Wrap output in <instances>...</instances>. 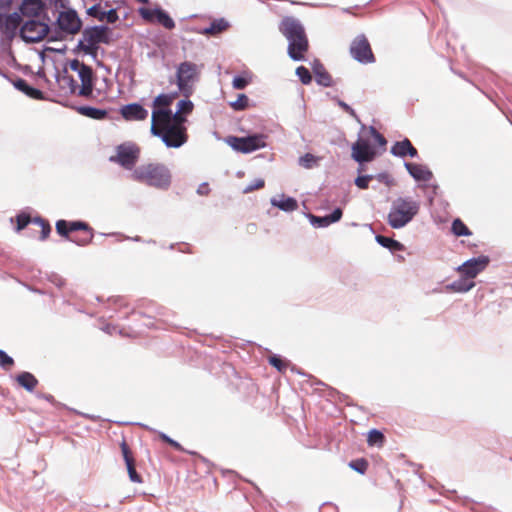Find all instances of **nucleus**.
Instances as JSON below:
<instances>
[{
  "instance_id": "obj_31",
  "label": "nucleus",
  "mask_w": 512,
  "mask_h": 512,
  "mask_svg": "<svg viewBox=\"0 0 512 512\" xmlns=\"http://www.w3.org/2000/svg\"><path fill=\"white\" fill-rule=\"evenodd\" d=\"M229 24L224 19L214 20L209 27L205 28L204 33L210 35H217L228 28Z\"/></svg>"
},
{
  "instance_id": "obj_41",
  "label": "nucleus",
  "mask_w": 512,
  "mask_h": 512,
  "mask_svg": "<svg viewBox=\"0 0 512 512\" xmlns=\"http://www.w3.org/2000/svg\"><path fill=\"white\" fill-rule=\"evenodd\" d=\"M117 19V12L113 9L109 10L108 12H100L98 10V21H107L108 23H114Z\"/></svg>"
},
{
  "instance_id": "obj_43",
  "label": "nucleus",
  "mask_w": 512,
  "mask_h": 512,
  "mask_svg": "<svg viewBox=\"0 0 512 512\" xmlns=\"http://www.w3.org/2000/svg\"><path fill=\"white\" fill-rule=\"evenodd\" d=\"M474 282L466 283L464 280L455 281L451 287L457 292H467L474 287Z\"/></svg>"
},
{
  "instance_id": "obj_32",
  "label": "nucleus",
  "mask_w": 512,
  "mask_h": 512,
  "mask_svg": "<svg viewBox=\"0 0 512 512\" xmlns=\"http://www.w3.org/2000/svg\"><path fill=\"white\" fill-rule=\"evenodd\" d=\"M451 230H452L453 234L457 237L470 236L472 234V232L465 225V223L459 218L455 219L452 222Z\"/></svg>"
},
{
  "instance_id": "obj_48",
  "label": "nucleus",
  "mask_w": 512,
  "mask_h": 512,
  "mask_svg": "<svg viewBox=\"0 0 512 512\" xmlns=\"http://www.w3.org/2000/svg\"><path fill=\"white\" fill-rule=\"evenodd\" d=\"M373 179L372 175H364V176H358L355 179V185L359 189H367L369 187V182Z\"/></svg>"
},
{
  "instance_id": "obj_39",
  "label": "nucleus",
  "mask_w": 512,
  "mask_h": 512,
  "mask_svg": "<svg viewBox=\"0 0 512 512\" xmlns=\"http://www.w3.org/2000/svg\"><path fill=\"white\" fill-rule=\"evenodd\" d=\"M112 31L105 26H98V43H109L113 40Z\"/></svg>"
},
{
  "instance_id": "obj_16",
  "label": "nucleus",
  "mask_w": 512,
  "mask_h": 512,
  "mask_svg": "<svg viewBox=\"0 0 512 512\" xmlns=\"http://www.w3.org/2000/svg\"><path fill=\"white\" fill-rule=\"evenodd\" d=\"M288 54L295 60L300 61L305 59V54L309 48V42L306 33L296 38L288 40Z\"/></svg>"
},
{
  "instance_id": "obj_26",
  "label": "nucleus",
  "mask_w": 512,
  "mask_h": 512,
  "mask_svg": "<svg viewBox=\"0 0 512 512\" xmlns=\"http://www.w3.org/2000/svg\"><path fill=\"white\" fill-rule=\"evenodd\" d=\"M313 71L315 73L316 81L318 84L329 87L332 85V77L323 67L320 62H316L313 66Z\"/></svg>"
},
{
  "instance_id": "obj_21",
  "label": "nucleus",
  "mask_w": 512,
  "mask_h": 512,
  "mask_svg": "<svg viewBox=\"0 0 512 512\" xmlns=\"http://www.w3.org/2000/svg\"><path fill=\"white\" fill-rule=\"evenodd\" d=\"M78 47L85 53L96 56V27L84 31Z\"/></svg>"
},
{
  "instance_id": "obj_52",
  "label": "nucleus",
  "mask_w": 512,
  "mask_h": 512,
  "mask_svg": "<svg viewBox=\"0 0 512 512\" xmlns=\"http://www.w3.org/2000/svg\"><path fill=\"white\" fill-rule=\"evenodd\" d=\"M343 215L342 209L336 208L330 215H327L330 224L335 223L341 219Z\"/></svg>"
},
{
  "instance_id": "obj_18",
  "label": "nucleus",
  "mask_w": 512,
  "mask_h": 512,
  "mask_svg": "<svg viewBox=\"0 0 512 512\" xmlns=\"http://www.w3.org/2000/svg\"><path fill=\"white\" fill-rule=\"evenodd\" d=\"M279 30L287 40L305 34L303 25L294 17L283 18L279 25Z\"/></svg>"
},
{
  "instance_id": "obj_3",
  "label": "nucleus",
  "mask_w": 512,
  "mask_h": 512,
  "mask_svg": "<svg viewBox=\"0 0 512 512\" xmlns=\"http://www.w3.org/2000/svg\"><path fill=\"white\" fill-rule=\"evenodd\" d=\"M132 178L159 189H167L171 184V173L169 169L161 163L140 165L133 171Z\"/></svg>"
},
{
  "instance_id": "obj_53",
  "label": "nucleus",
  "mask_w": 512,
  "mask_h": 512,
  "mask_svg": "<svg viewBox=\"0 0 512 512\" xmlns=\"http://www.w3.org/2000/svg\"><path fill=\"white\" fill-rule=\"evenodd\" d=\"M197 193L202 196L208 195L210 193V188H209L208 183H202L201 185H199V187L197 189Z\"/></svg>"
},
{
  "instance_id": "obj_33",
  "label": "nucleus",
  "mask_w": 512,
  "mask_h": 512,
  "mask_svg": "<svg viewBox=\"0 0 512 512\" xmlns=\"http://www.w3.org/2000/svg\"><path fill=\"white\" fill-rule=\"evenodd\" d=\"M367 442L369 446L382 447L385 442V436L379 430L373 429L368 433Z\"/></svg>"
},
{
  "instance_id": "obj_59",
  "label": "nucleus",
  "mask_w": 512,
  "mask_h": 512,
  "mask_svg": "<svg viewBox=\"0 0 512 512\" xmlns=\"http://www.w3.org/2000/svg\"><path fill=\"white\" fill-rule=\"evenodd\" d=\"M363 170H364V168H363L362 166H360V167L358 168V172H359V173H361Z\"/></svg>"
},
{
  "instance_id": "obj_58",
  "label": "nucleus",
  "mask_w": 512,
  "mask_h": 512,
  "mask_svg": "<svg viewBox=\"0 0 512 512\" xmlns=\"http://www.w3.org/2000/svg\"><path fill=\"white\" fill-rule=\"evenodd\" d=\"M138 2L140 3H143V4H147L148 3V0H137Z\"/></svg>"
},
{
  "instance_id": "obj_5",
  "label": "nucleus",
  "mask_w": 512,
  "mask_h": 512,
  "mask_svg": "<svg viewBox=\"0 0 512 512\" xmlns=\"http://www.w3.org/2000/svg\"><path fill=\"white\" fill-rule=\"evenodd\" d=\"M56 231L59 235L68 240L85 245L93 239V229L87 223L81 221L58 220L56 222Z\"/></svg>"
},
{
  "instance_id": "obj_57",
  "label": "nucleus",
  "mask_w": 512,
  "mask_h": 512,
  "mask_svg": "<svg viewBox=\"0 0 512 512\" xmlns=\"http://www.w3.org/2000/svg\"><path fill=\"white\" fill-rule=\"evenodd\" d=\"M387 177H388V176H387V175H385V174L379 175V179H380V180H382V179H384V178H387Z\"/></svg>"
},
{
  "instance_id": "obj_8",
  "label": "nucleus",
  "mask_w": 512,
  "mask_h": 512,
  "mask_svg": "<svg viewBox=\"0 0 512 512\" xmlns=\"http://www.w3.org/2000/svg\"><path fill=\"white\" fill-rule=\"evenodd\" d=\"M48 32V24L35 19L26 21L20 29L22 39L30 43L43 40L47 36Z\"/></svg>"
},
{
  "instance_id": "obj_51",
  "label": "nucleus",
  "mask_w": 512,
  "mask_h": 512,
  "mask_svg": "<svg viewBox=\"0 0 512 512\" xmlns=\"http://www.w3.org/2000/svg\"><path fill=\"white\" fill-rule=\"evenodd\" d=\"M109 303H111L113 306H115L116 310L127 306L125 299L122 297L111 298V299H109Z\"/></svg>"
},
{
  "instance_id": "obj_45",
  "label": "nucleus",
  "mask_w": 512,
  "mask_h": 512,
  "mask_svg": "<svg viewBox=\"0 0 512 512\" xmlns=\"http://www.w3.org/2000/svg\"><path fill=\"white\" fill-rule=\"evenodd\" d=\"M264 186H265L264 179H261V178L260 179H256L251 184L247 185L243 189V193L244 194H248V193H251V192H253L255 190L262 189Z\"/></svg>"
},
{
  "instance_id": "obj_35",
  "label": "nucleus",
  "mask_w": 512,
  "mask_h": 512,
  "mask_svg": "<svg viewBox=\"0 0 512 512\" xmlns=\"http://www.w3.org/2000/svg\"><path fill=\"white\" fill-rule=\"evenodd\" d=\"M158 437H159L160 440H162L163 442L167 443L168 445H170L171 447H173L177 451L189 453L191 455H196L197 454L196 452H192V451L186 450L179 442L173 440L172 438H170L165 433L160 432L158 434Z\"/></svg>"
},
{
  "instance_id": "obj_24",
  "label": "nucleus",
  "mask_w": 512,
  "mask_h": 512,
  "mask_svg": "<svg viewBox=\"0 0 512 512\" xmlns=\"http://www.w3.org/2000/svg\"><path fill=\"white\" fill-rule=\"evenodd\" d=\"M193 109H194V105L190 100H188V99L180 100L177 104L176 112L174 114L172 113V118L177 120V122L181 121L183 123H186L187 122L186 116L191 114Z\"/></svg>"
},
{
  "instance_id": "obj_11",
  "label": "nucleus",
  "mask_w": 512,
  "mask_h": 512,
  "mask_svg": "<svg viewBox=\"0 0 512 512\" xmlns=\"http://www.w3.org/2000/svg\"><path fill=\"white\" fill-rule=\"evenodd\" d=\"M57 25L61 32L65 34H76L80 31L82 22L72 9L61 11L57 17Z\"/></svg>"
},
{
  "instance_id": "obj_7",
  "label": "nucleus",
  "mask_w": 512,
  "mask_h": 512,
  "mask_svg": "<svg viewBox=\"0 0 512 512\" xmlns=\"http://www.w3.org/2000/svg\"><path fill=\"white\" fill-rule=\"evenodd\" d=\"M197 77V66L192 62H183L177 70V85L181 93L188 98L192 92V82Z\"/></svg>"
},
{
  "instance_id": "obj_27",
  "label": "nucleus",
  "mask_w": 512,
  "mask_h": 512,
  "mask_svg": "<svg viewBox=\"0 0 512 512\" xmlns=\"http://www.w3.org/2000/svg\"><path fill=\"white\" fill-rule=\"evenodd\" d=\"M18 384L27 391L32 392L38 385L36 377L29 372H22L16 378Z\"/></svg>"
},
{
  "instance_id": "obj_28",
  "label": "nucleus",
  "mask_w": 512,
  "mask_h": 512,
  "mask_svg": "<svg viewBox=\"0 0 512 512\" xmlns=\"http://www.w3.org/2000/svg\"><path fill=\"white\" fill-rule=\"evenodd\" d=\"M175 99L173 94H160L153 101V111L171 110L169 107Z\"/></svg>"
},
{
  "instance_id": "obj_40",
  "label": "nucleus",
  "mask_w": 512,
  "mask_h": 512,
  "mask_svg": "<svg viewBox=\"0 0 512 512\" xmlns=\"http://www.w3.org/2000/svg\"><path fill=\"white\" fill-rule=\"evenodd\" d=\"M296 74L297 76L299 77L300 81L307 85V84H310L311 81H312V76H311V73L310 71L304 67V66H299L297 69H296Z\"/></svg>"
},
{
  "instance_id": "obj_20",
  "label": "nucleus",
  "mask_w": 512,
  "mask_h": 512,
  "mask_svg": "<svg viewBox=\"0 0 512 512\" xmlns=\"http://www.w3.org/2000/svg\"><path fill=\"white\" fill-rule=\"evenodd\" d=\"M47 5L43 0H23L20 11L27 17H40L45 13Z\"/></svg>"
},
{
  "instance_id": "obj_12",
  "label": "nucleus",
  "mask_w": 512,
  "mask_h": 512,
  "mask_svg": "<svg viewBox=\"0 0 512 512\" xmlns=\"http://www.w3.org/2000/svg\"><path fill=\"white\" fill-rule=\"evenodd\" d=\"M139 14L149 23H158L168 30L175 28L174 20L162 9L140 8Z\"/></svg>"
},
{
  "instance_id": "obj_55",
  "label": "nucleus",
  "mask_w": 512,
  "mask_h": 512,
  "mask_svg": "<svg viewBox=\"0 0 512 512\" xmlns=\"http://www.w3.org/2000/svg\"><path fill=\"white\" fill-rule=\"evenodd\" d=\"M88 14L93 16V17H96V4L95 5H92L89 9H88Z\"/></svg>"
},
{
  "instance_id": "obj_37",
  "label": "nucleus",
  "mask_w": 512,
  "mask_h": 512,
  "mask_svg": "<svg viewBox=\"0 0 512 512\" xmlns=\"http://www.w3.org/2000/svg\"><path fill=\"white\" fill-rule=\"evenodd\" d=\"M268 361H269L270 365L275 367L281 373H284L290 364L287 360H284L280 356H277V355L269 356Z\"/></svg>"
},
{
  "instance_id": "obj_19",
  "label": "nucleus",
  "mask_w": 512,
  "mask_h": 512,
  "mask_svg": "<svg viewBox=\"0 0 512 512\" xmlns=\"http://www.w3.org/2000/svg\"><path fill=\"white\" fill-rule=\"evenodd\" d=\"M120 112L127 121H143L148 117V111L138 103L125 105Z\"/></svg>"
},
{
  "instance_id": "obj_10",
  "label": "nucleus",
  "mask_w": 512,
  "mask_h": 512,
  "mask_svg": "<svg viewBox=\"0 0 512 512\" xmlns=\"http://www.w3.org/2000/svg\"><path fill=\"white\" fill-rule=\"evenodd\" d=\"M140 156V148L132 143H124L116 148V155L111 160L126 169H132Z\"/></svg>"
},
{
  "instance_id": "obj_50",
  "label": "nucleus",
  "mask_w": 512,
  "mask_h": 512,
  "mask_svg": "<svg viewBox=\"0 0 512 512\" xmlns=\"http://www.w3.org/2000/svg\"><path fill=\"white\" fill-rule=\"evenodd\" d=\"M370 133L380 146H385L387 141L385 137L380 134L374 127H370Z\"/></svg>"
},
{
  "instance_id": "obj_6",
  "label": "nucleus",
  "mask_w": 512,
  "mask_h": 512,
  "mask_svg": "<svg viewBox=\"0 0 512 512\" xmlns=\"http://www.w3.org/2000/svg\"><path fill=\"white\" fill-rule=\"evenodd\" d=\"M350 54L362 64H370L376 61L370 42L364 34L356 36L350 44Z\"/></svg>"
},
{
  "instance_id": "obj_47",
  "label": "nucleus",
  "mask_w": 512,
  "mask_h": 512,
  "mask_svg": "<svg viewBox=\"0 0 512 512\" xmlns=\"http://www.w3.org/2000/svg\"><path fill=\"white\" fill-rule=\"evenodd\" d=\"M231 106L235 110H244L248 106V97L245 94H239L237 100Z\"/></svg>"
},
{
  "instance_id": "obj_56",
  "label": "nucleus",
  "mask_w": 512,
  "mask_h": 512,
  "mask_svg": "<svg viewBox=\"0 0 512 512\" xmlns=\"http://www.w3.org/2000/svg\"><path fill=\"white\" fill-rule=\"evenodd\" d=\"M342 106H343V108H345L346 110H349V111H351V113H353V110H352V109H350V107H349L348 105H346V104H344V103H343V104H342Z\"/></svg>"
},
{
  "instance_id": "obj_23",
  "label": "nucleus",
  "mask_w": 512,
  "mask_h": 512,
  "mask_svg": "<svg viewBox=\"0 0 512 512\" xmlns=\"http://www.w3.org/2000/svg\"><path fill=\"white\" fill-rule=\"evenodd\" d=\"M406 169L410 175L417 181H430L433 177L432 172L424 165L416 163H406Z\"/></svg>"
},
{
  "instance_id": "obj_22",
  "label": "nucleus",
  "mask_w": 512,
  "mask_h": 512,
  "mask_svg": "<svg viewBox=\"0 0 512 512\" xmlns=\"http://www.w3.org/2000/svg\"><path fill=\"white\" fill-rule=\"evenodd\" d=\"M391 153L398 157L410 156L412 158L418 155L417 149L412 145L409 139L405 138L402 141L396 142L392 148Z\"/></svg>"
},
{
  "instance_id": "obj_2",
  "label": "nucleus",
  "mask_w": 512,
  "mask_h": 512,
  "mask_svg": "<svg viewBox=\"0 0 512 512\" xmlns=\"http://www.w3.org/2000/svg\"><path fill=\"white\" fill-rule=\"evenodd\" d=\"M67 67L75 73L74 75L63 76L62 81L68 85L71 93L81 97H88L93 91V71L92 68L78 59L71 60Z\"/></svg>"
},
{
  "instance_id": "obj_46",
  "label": "nucleus",
  "mask_w": 512,
  "mask_h": 512,
  "mask_svg": "<svg viewBox=\"0 0 512 512\" xmlns=\"http://www.w3.org/2000/svg\"><path fill=\"white\" fill-rule=\"evenodd\" d=\"M13 365L14 360L3 350H0V366L5 370H9Z\"/></svg>"
},
{
  "instance_id": "obj_14",
  "label": "nucleus",
  "mask_w": 512,
  "mask_h": 512,
  "mask_svg": "<svg viewBox=\"0 0 512 512\" xmlns=\"http://www.w3.org/2000/svg\"><path fill=\"white\" fill-rule=\"evenodd\" d=\"M489 264V258L487 256H479L477 258H472L466 262H464L459 268L458 271L466 278L473 279L480 272H482L487 265Z\"/></svg>"
},
{
  "instance_id": "obj_34",
  "label": "nucleus",
  "mask_w": 512,
  "mask_h": 512,
  "mask_svg": "<svg viewBox=\"0 0 512 512\" xmlns=\"http://www.w3.org/2000/svg\"><path fill=\"white\" fill-rule=\"evenodd\" d=\"M272 204L284 211H294L298 208L297 201L292 197H288L280 201H273Z\"/></svg>"
},
{
  "instance_id": "obj_25",
  "label": "nucleus",
  "mask_w": 512,
  "mask_h": 512,
  "mask_svg": "<svg viewBox=\"0 0 512 512\" xmlns=\"http://www.w3.org/2000/svg\"><path fill=\"white\" fill-rule=\"evenodd\" d=\"M14 86L21 92H23L24 94H26L27 96H29L30 98L32 99H36V100H42L44 98V95H43V92L36 89V88H33L31 87L26 80L24 79H17L15 82H14Z\"/></svg>"
},
{
  "instance_id": "obj_54",
  "label": "nucleus",
  "mask_w": 512,
  "mask_h": 512,
  "mask_svg": "<svg viewBox=\"0 0 512 512\" xmlns=\"http://www.w3.org/2000/svg\"><path fill=\"white\" fill-rule=\"evenodd\" d=\"M107 115V112L103 109L98 108V120L104 119Z\"/></svg>"
},
{
  "instance_id": "obj_49",
  "label": "nucleus",
  "mask_w": 512,
  "mask_h": 512,
  "mask_svg": "<svg viewBox=\"0 0 512 512\" xmlns=\"http://www.w3.org/2000/svg\"><path fill=\"white\" fill-rule=\"evenodd\" d=\"M310 220H311L312 224L317 225L318 227H326V226L330 225V221H329L327 215L324 217L310 215Z\"/></svg>"
},
{
  "instance_id": "obj_38",
  "label": "nucleus",
  "mask_w": 512,
  "mask_h": 512,
  "mask_svg": "<svg viewBox=\"0 0 512 512\" xmlns=\"http://www.w3.org/2000/svg\"><path fill=\"white\" fill-rule=\"evenodd\" d=\"M318 160L319 158L313 154L306 153L304 156L300 157L299 164L306 169H311L318 164Z\"/></svg>"
},
{
  "instance_id": "obj_42",
  "label": "nucleus",
  "mask_w": 512,
  "mask_h": 512,
  "mask_svg": "<svg viewBox=\"0 0 512 512\" xmlns=\"http://www.w3.org/2000/svg\"><path fill=\"white\" fill-rule=\"evenodd\" d=\"M349 466L352 469H354L355 471H357L361 474H364L368 468V462L365 459L361 458V459L351 461L349 463Z\"/></svg>"
},
{
  "instance_id": "obj_15",
  "label": "nucleus",
  "mask_w": 512,
  "mask_h": 512,
  "mask_svg": "<svg viewBox=\"0 0 512 512\" xmlns=\"http://www.w3.org/2000/svg\"><path fill=\"white\" fill-rule=\"evenodd\" d=\"M16 223H17V227H16L17 231H21L24 228H26V226L29 223H33L34 225L39 227L41 230V235H40L41 240L47 239L51 232V226L46 220H44L40 217L31 219V217L25 213H21L16 216Z\"/></svg>"
},
{
  "instance_id": "obj_9",
  "label": "nucleus",
  "mask_w": 512,
  "mask_h": 512,
  "mask_svg": "<svg viewBox=\"0 0 512 512\" xmlns=\"http://www.w3.org/2000/svg\"><path fill=\"white\" fill-rule=\"evenodd\" d=\"M228 144L236 151L250 153L266 146L265 136L255 134L247 137H230Z\"/></svg>"
},
{
  "instance_id": "obj_17",
  "label": "nucleus",
  "mask_w": 512,
  "mask_h": 512,
  "mask_svg": "<svg viewBox=\"0 0 512 512\" xmlns=\"http://www.w3.org/2000/svg\"><path fill=\"white\" fill-rule=\"evenodd\" d=\"M122 456L124 458L129 479L134 483H142L143 479L136 471V462L129 445L125 440L120 443Z\"/></svg>"
},
{
  "instance_id": "obj_29",
  "label": "nucleus",
  "mask_w": 512,
  "mask_h": 512,
  "mask_svg": "<svg viewBox=\"0 0 512 512\" xmlns=\"http://www.w3.org/2000/svg\"><path fill=\"white\" fill-rule=\"evenodd\" d=\"M21 16L18 13H12L7 15L3 22V28L7 32H15L21 24Z\"/></svg>"
},
{
  "instance_id": "obj_4",
  "label": "nucleus",
  "mask_w": 512,
  "mask_h": 512,
  "mask_svg": "<svg viewBox=\"0 0 512 512\" xmlns=\"http://www.w3.org/2000/svg\"><path fill=\"white\" fill-rule=\"evenodd\" d=\"M419 209L418 201L409 197H399L392 203L388 224L394 229L402 228L418 214Z\"/></svg>"
},
{
  "instance_id": "obj_1",
  "label": "nucleus",
  "mask_w": 512,
  "mask_h": 512,
  "mask_svg": "<svg viewBox=\"0 0 512 512\" xmlns=\"http://www.w3.org/2000/svg\"><path fill=\"white\" fill-rule=\"evenodd\" d=\"M151 133L170 148H179L188 141L185 123L172 118L171 110H156L151 116Z\"/></svg>"
},
{
  "instance_id": "obj_44",
  "label": "nucleus",
  "mask_w": 512,
  "mask_h": 512,
  "mask_svg": "<svg viewBox=\"0 0 512 512\" xmlns=\"http://www.w3.org/2000/svg\"><path fill=\"white\" fill-rule=\"evenodd\" d=\"M74 109L81 115L96 119V108L90 106H76Z\"/></svg>"
},
{
  "instance_id": "obj_30",
  "label": "nucleus",
  "mask_w": 512,
  "mask_h": 512,
  "mask_svg": "<svg viewBox=\"0 0 512 512\" xmlns=\"http://www.w3.org/2000/svg\"><path fill=\"white\" fill-rule=\"evenodd\" d=\"M377 242L382 245L383 247H386L390 249L391 251H402L404 250V245L392 238L378 235L376 237Z\"/></svg>"
},
{
  "instance_id": "obj_36",
  "label": "nucleus",
  "mask_w": 512,
  "mask_h": 512,
  "mask_svg": "<svg viewBox=\"0 0 512 512\" xmlns=\"http://www.w3.org/2000/svg\"><path fill=\"white\" fill-rule=\"evenodd\" d=\"M252 81V75L250 73L245 72L242 76L234 77L232 81V86L234 89L242 90L246 88L248 84Z\"/></svg>"
},
{
  "instance_id": "obj_13",
  "label": "nucleus",
  "mask_w": 512,
  "mask_h": 512,
  "mask_svg": "<svg viewBox=\"0 0 512 512\" xmlns=\"http://www.w3.org/2000/svg\"><path fill=\"white\" fill-rule=\"evenodd\" d=\"M352 158L362 164L364 162H370L376 157V151L370 145L369 141L363 138H359L352 145Z\"/></svg>"
}]
</instances>
